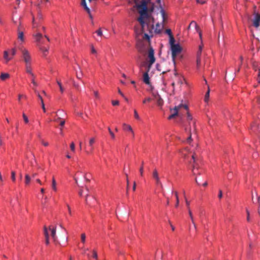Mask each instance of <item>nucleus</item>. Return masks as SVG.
Listing matches in <instances>:
<instances>
[{"instance_id": "63", "label": "nucleus", "mask_w": 260, "mask_h": 260, "mask_svg": "<svg viewBox=\"0 0 260 260\" xmlns=\"http://www.w3.org/2000/svg\"><path fill=\"white\" fill-rule=\"evenodd\" d=\"M197 1L198 3H200L201 4H204L206 2L205 0H197Z\"/></svg>"}, {"instance_id": "34", "label": "nucleus", "mask_w": 260, "mask_h": 260, "mask_svg": "<svg viewBox=\"0 0 260 260\" xmlns=\"http://www.w3.org/2000/svg\"><path fill=\"white\" fill-rule=\"evenodd\" d=\"M57 83L58 84V85L59 86V89H60V91L61 93L63 92L64 91V88H63L62 86V84H61V83L60 81H57Z\"/></svg>"}, {"instance_id": "19", "label": "nucleus", "mask_w": 260, "mask_h": 260, "mask_svg": "<svg viewBox=\"0 0 260 260\" xmlns=\"http://www.w3.org/2000/svg\"><path fill=\"white\" fill-rule=\"evenodd\" d=\"M188 214H189V217L190 218L191 222L193 224L194 229L196 230L197 229V225H196V224L194 222V218H193V215H192V212H191V210L190 209H189V210H188Z\"/></svg>"}, {"instance_id": "31", "label": "nucleus", "mask_w": 260, "mask_h": 260, "mask_svg": "<svg viewBox=\"0 0 260 260\" xmlns=\"http://www.w3.org/2000/svg\"><path fill=\"white\" fill-rule=\"evenodd\" d=\"M174 192L175 193V197H176V205H175V207H177L178 206V205H179V203L178 192L177 191H174Z\"/></svg>"}, {"instance_id": "57", "label": "nucleus", "mask_w": 260, "mask_h": 260, "mask_svg": "<svg viewBox=\"0 0 260 260\" xmlns=\"http://www.w3.org/2000/svg\"><path fill=\"white\" fill-rule=\"evenodd\" d=\"M152 64H150V61H149V63H148V67H147L148 69L146 72L148 73L149 72Z\"/></svg>"}, {"instance_id": "48", "label": "nucleus", "mask_w": 260, "mask_h": 260, "mask_svg": "<svg viewBox=\"0 0 260 260\" xmlns=\"http://www.w3.org/2000/svg\"><path fill=\"white\" fill-rule=\"evenodd\" d=\"M32 25L33 28H37L38 27V24L35 22V18L33 17L32 18Z\"/></svg>"}, {"instance_id": "1", "label": "nucleus", "mask_w": 260, "mask_h": 260, "mask_svg": "<svg viewBox=\"0 0 260 260\" xmlns=\"http://www.w3.org/2000/svg\"><path fill=\"white\" fill-rule=\"evenodd\" d=\"M160 2V0H143L140 4L137 5L139 13L140 15V17L138 19V21L141 25L142 31H143L145 25L144 19L148 17L147 5L150 4L151 5V7L149 8V11L152 12L154 10V3H159Z\"/></svg>"}, {"instance_id": "3", "label": "nucleus", "mask_w": 260, "mask_h": 260, "mask_svg": "<svg viewBox=\"0 0 260 260\" xmlns=\"http://www.w3.org/2000/svg\"><path fill=\"white\" fill-rule=\"evenodd\" d=\"M172 51V60L174 64H175V59L176 56L182 51V48L179 44L173 45L171 47Z\"/></svg>"}, {"instance_id": "24", "label": "nucleus", "mask_w": 260, "mask_h": 260, "mask_svg": "<svg viewBox=\"0 0 260 260\" xmlns=\"http://www.w3.org/2000/svg\"><path fill=\"white\" fill-rule=\"evenodd\" d=\"M10 77V75L8 73H2L0 75V79L4 81Z\"/></svg>"}, {"instance_id": "30", "label": "nucleus", "mask_w": 260, "mask_h": 260, "mask_svg": "<svg viewBox=\"0 0 260 260\" xmlns=\"http://www.w3.org/2000/svg\"><path fill=\"white\" fill-rule=\"evenodd\" d=\"M203 45L199 46V50L197 53V57H201L202 51L203 49Z\"/></svg>"}, {"instance_id": "23", "label": "nucleus", "mask_w": 260, "mask_h": 260, "mask_svg": "<svg viewBox=\"0 0 260 260\" xmlns=\"http://www.w3.org/2000/svg\"><path fill=\"white\" fill-rule=\"evenodd\" d=\"M8 55L9 53L8 51H5L4 52V58L5 59L6 63L8 62V61H9L12 59L11 57H9Z\"/></svg>"}, {"instance_id": "51", "label": "nucleus", "mask_w": 260, "mask_h": 260, "mask_svg": "<svg viewBox=\"0 0 260 260\" xmlns=\"http://www.w3.org/2000/svg\"><path fill=\"white\" fill-rule=\"evenodd\" d=\"M166 33L167 34L169 37L173 36L171 30L170 29H167L166 30Z\"/></svg>"}, {"instance_id": "54", "label": "nucleus", "mask_w": 260, "mask_h": 260, "mask_svg": "<svg viewBox=\"0 0 260 260\" xmlns=\"http://www.w3.org/2000/svg\"><path fill=\"white\" fill-rule=\"evenodd\" d=\"M151 101V99L150 98H147L146 99H145L143 101V104H146L147 102H149Z\"/></svg>"}, {"instance_id": "10", "label": "nucleus", "mask_w": 260, "mask_h": 260, "mask_svg": "<svg viewBox=\"0 0 260 260\" xmlns=\"http://www.w3.org/2000/svg\"><path fill=\"white\" fill-rule=\"evenodd\" d=\"M148 57L150 61V64H153L155 61V58L154 57V50L152 47H150L148 50Z\"/></svg>"}, {"instance_id": "21", "label": "nucleus", "mask_w": 260, "mask_h": 260, "mask_svg": "<svg viewBox=\"0 0 260 260\" xmlns=\"http://www.w3.org/2000/svg\"><path fill=\"white\" fill-rule=\"evenodd\" d=\"M35 92L37 93V95H38V98H39V99L41 101V104L42 108V109L43 110V111L44 112H46V109H45V105H44V103L42 97L40 95V94L38 92H37V91L35 90Z\"/></svg>"}, {"instance_id": "38", "label": "nucleus", "mask_w": 260, "mask_h": 260, "mask_svg": "<svg viewBox=\"0 0 260 260\" xmlns=\"http://www.w3.org/2000/svg\"><path fill=\"white\" fill-rule=\"evenodd\" d=\"M143 165H144V161H142V166L139 169L140 174L141 176H143V172H144Z\"/></svg>"}, {"instance_id": "20", "label": "nucleus", "mask_w": 260, "mask_h": 260, "mask_svg": "<svg viewBox=\"0 0 260 260\" xmlns=\"http://www.w3.org/2000/svg\"><path fill=\"white\" fill-rule=\"evenodd\" d=\"M163 25L162 26H160V25L157 23L156 24V28L154 30V31L156 34H160L161 31V30L163 28Z\"/></svg>"}, {"instance_id": "29", "label": "nucleus", "mask_w": 260, "mask_h": 260, "mask_svg": "<svg viewBox=\"0 0 260 260\" xmlns=\"http://www.w3.org/2000/svg\"><path fill=\"white\" fill-rule=\"evenodd\" d=\"M52 188L55 191L57 190L56 182L54 177L53 178L52 181Z\"/></svg>"}, {"instance_id": "27", "label": "nucleus", "mask_w": 260, "mask_h": 260, "mask_svg": "<svg viewBox=\"0 0 260 260\" xmlns=\"http://www.w3.org/2000/svg\"><path fill=\"white\" fill-rule=\"evenodd\" d=\"M31 180V177L28 174H26L25 176V184L26 185L29 184Z\"/></svg>"}, {"instance_id": "44", "label": "nucleus", "mask_w": 260, "mask_h": 260, "mask_svg": "<svg viewBox=\"0 0 260 260\" xmlns=\"http://www.w3.org/2000/svg\"><path fill=\"white\" fill-rule=\"evenodd\" d=\"M143 39L147 40L148 41V42H150V36L148 34H144Z\"/></svg>"}, {"instance_id": "40", "label": "nucleus", "mask_w": 260, "mask_h": 260, "mask_svg": "<svg viewBox=\"0 0 260 260\" xmlns=\"http://www.w3.org/2000/svg\"><path fill=\"white\" fill-rule=\"evenodd\" d=\"M81 242L83 243H85V239H86V235L84 233H83L81 234Z\"/></svg>"}, {"instance_id": "64", "label": "nucleus", "mask_w": 260, "mask_h": 260, "mask_svg": "<svg viewBox=\"0 0 260 260\" xmlns=\"http://www.w3.org/2000/svg\"><path fill=\"white\" fill-rule=\"evenodd\" d=\"M91 53H94V54L96 53V50L94 48V47H93V46H92V47H91Z\"/></svg>"}, {"instance_id": "14", "label": "nucleus", "mask_w": 260, "mask_h": 260, "mask_svg": "<svg viewBox=\"0 0 260 260\" xmlns=\"http://www.w3.org/2000/svg\"><path fill=\"white\" fill-rule=\"evenodd\" d=\"M20 23L19 24V26L18 27L17 31H18V38L21 41H24V34L23 31L21 30V26H20Z\"/></svg>"}, {"instance_id": "5", "label": "nucleus", "mask_w": 260, "mask_h": 260, "mask_svg": "<svg viewBox=\"0 0 260 260\" xmlns=\"http://www.w3.org/2000/svg\"><path fill=\"white\" fill-rule=\"evenodd\" d=\"M21 51L22 54V58L25 65L31 64V58L28 50L24 48H21Z\"/></svg>"}, {"instance_id": "50", "label": "nucleus", "mask_w": 260, "mask_h": 260, "mask_svg": "<svg viewBox=\"0 0 260 260\" xmlns=\"http://www.w3.org/2000/svg\"><path fill=\"white\" fill-rule=\"evenodd\" d=\"M108 131H109L110 135L111 136V138L112 139H114L115 138V135H114V133L112 132V131L111 130L110 127H108Z\"/></svg>"}, {"instance_id": "60", "label": "nucleus", "mask_w": 260, "mask_h": 260, "mask_svg": "<svg viewBox=\"0 0 260 260\" xmlns=\"http://www.w3.org/2000/svg\"><path fill=\"white\" fill-rule=\"evenodd\" d=\"M16 49L14 48L12 49L11 50V55L12 56H14L16 54Z\"/></svg>"}, {"instance_id": "15", "label": "nucleus", "mask_w": 260, "mask_h": 260, "mask_svg": "<svg viewBox=\"0 0 260 260\" xmlns=\"http://www.w3.org/2000/svg\"><path fill=\"white\" fill-rule=\"evenodd\" d=\"M143 82L147 85H149L150 84V78L148 73L147 72H145L143 74Z\"/></svg>"}, {"instance_id": "58", "label": "nucleus", "mask_w": 260, "mask_h": 260, "mask_svg": "<svg viewBox=\"0 0 260 260\" xmlns=\"http://www.w3.org/2000/svg\"><path fill=\"white\" fill-rule=\"evenodd\" d=\"M258 74H257V76H258V79H257V81L259 83H260V79L259 78V76H260V68H258Z\"/></svg>"}, {"instance_id": "52", "label": "nucleus", "mask_w": 260, "mask_h": 260, "mask_svg": "<svg viewBox=\"0 0 260 260\" xmlns=\"http://www.w3.org/2000/svg\"><path fill=\"white\" fill-rule=\"evenodd\" d=\"M134 116L135 118H136L137 119H140V117L138 114L137 111L136 110H134Z\"/></svg>"}, {"instance_id": "61", "label": "nucleus", "mask_w": 260, "mask_h": 260, "mask_svg": "<svg viewBox=\"0 0 260 260\" xmlns=\"http://www.w3.org/2000/svg\"><path fill=\"white\" fill-rule=\"evenodd\" d=\"M185 203H186V205L188 208V210H189V209H190V208H189L190 203L186 199H185Z\"/></svg>"}, {"instance_id": "22", "label": "nucleus", "mask_w": 260, "mask_h": 260, "mask_svg": "<svg viewBox=\"0 0 260 260\" xmlns=\"http://www.w3.org/2000/svg\"><path fill=\"white\" fill-rule=\"evenodd\" d=\"M81 5L84 7V9L86 11L88 14H90V9L87 7L85 0H82Z\"/></svg>"}, {"instance_id": "11", "label": "nucleus", "mask_w": 260, "mask_h": 260, "mask_svg": "<svg viewBox=\"0 0 260 260\" xmlns=\"http://www.w3.org/2000/svg\"><path fill=\"white\" fill-rule=\"evenodd\" d=\"M44 235L45 237V243L46 245L49 244V235L48 232V229L46 225L44 226Z\"/></svg>"}, {"instance_id": "33", "label": "nucleus", "mask_w": 260, "mask_h": 260, "mask_svg": "<svg viewBox=\"0 0 260 260\" xmlns=\"http://www.w3.org/2000/svg\"><path fill=\"white\" fill-rule=\"evenodd\" d=\"M189 136L188 137V138L186 139V142L188 144H190V142L192 141V138H191V130H189Z\"/></svg>"}, {"instance_id": "41", "label": "nucleus", "mask_w": 260, "mask_h": 260, "mask_svg": "<svg viewBox=\"0 0 260 260\" xmlns=\"http://www.w3.org/2000/svg\"><path fill=\"white\" fill-rule=\"evenodd\" d=\"M40 50L43 52L44 55H46V52L48 51V49L44 47H40Z\"/></svg>"}, {"instance_id": "59", "label": "nucleus", "mask_w": 260, "mask_h": 260, "mask_svg": "<svg viewBox=\"0 0 260 260\" xmlns=\"http://www.w3.org/2000/svg\"><path fill=\"white\" fill-rule=\"evenodd\" d=\"M93 93L96 98H97V99L99 98V94L97 91H94Z\"/></svg>"}, {"instance_id": "16", "label": "nucleus", "mask_w": 260, "mask_h": 260, "mask_svg": "<svg viewBox=\"0 0 260 260\" xmlns=\"http://www.w3.org/2000/svg\"><path fill=\"white\" fill-rule=\"evenodd\" d=\"M31 64H26L25 65V70H26V72L27 74H28L29 75H30V76L31 77H34V75H35V74L32 72Z\"/></svg>"}, {"instance_id": "35", "label": "nucleus", "mask_w": 260, "mask_h": 260, "mask_svg": "<svg viewBox=\"0 0 260 260\" xmlns=\"http://www.w3.org/2000/svg\"><path fill=\"white\" fill-rule=\"evenodd\" d=\"M35 78H36V76L35 75H34V77H31V83L33 84L34 86L36 87L38 86V84L35 81Z\"/></svg>"}, {"instance_id": "62", "label": "nucleus", "mask_w": 260, "mask_h": 260, "mask_svg": "<svg viewBox=\"0 0 260 260\" xmlns=\"http://www.w3.org/2000/svg\"><path fill=\"white\" fill-rule=\"evenodd\" d=\"M193 131L192 132V133L193 134H196V123H195V122H193Z\"/></svg>"}, {"instance_id": "56", "label": "nucleus", "mask_w": 260, "mask_h": 260, "mask_svg": "<svg viewBox=\"0 0 260 260\" xmlns=\"http://www.w3.org/2000/svg\"><path fill=\"white\" fill-rule=\"evenodd\" d=\"M112 104L113 106H117L119 105V101H112Z\"/></svg>"}, {"instance_id": "37", "label": "nucleus", "mask_w": 260, "mask_h": 260, "mask_svg": "<svg viewBox=\"0 0 260 260\" xmlns=\"http://www.w3.org/2000/svg\"><path fill=\"white\" fill-rule=\"evenodd\" d=\"M201 61V57H197L196 63H197V67L198 68H199L200 66Z\"/></svg>"}, {"instance_id": "2", "label": "nucleus", "mask_w": 260, "mask_h": 260, "mask_svg": "<svg viewBox=\"0 0 260 260\" xmlns=\"http://www.w3.org/2000/svg\"><path fill=\"white\" fill-rule=\"evenodd\" d=\"M188 106L185 104H180L175 106L174 108L170 109L171 114L168 117V119L171 120L176 116L183 114V110H187Z\"/></svg>"}, {"instance_id": "6", "label": "nucleus", "mask_w": 260, "mask_h": 260, "mask_svg": "<svg viewBox=\"0 0 260 260\" xmlns=\"http://www.w3.org/2000/svg\"><path fill=\"white\" fill-rule=\"evenodd\" d=\"M138 36H137V42L136 44V48L138 51L141 53H144L146 51V47L144 43L142 40H140L138 38Z\"/></svg>"}, {"instance_id": "46", "label": "nucleus", "mask_w": 260, "mask_h": 260, "mask_svg": "<svg viewBox=\"0 0 260 260\" xmlns=\"http://www.w3.org/2000/svg\"><path fill=\"white\" fill-rule=\"evenodd\" d=\"M22 116H23L24 122L26 123H27L29 121L27 117L26 116V115L24 113H23Z\"/></svg>"}, {"instance_id": "9", "label": "nucleus", "mask_w": 260, "mask_h": 260, "mask_svg": "<svg viewBox=\"0 0 260 260\" xmlns=\"http://www.w3.org/2000/svg\"><path fill=\"white\" fill-rule=\"evenodd\" d=\"M48 229V231H51V236L53 239L54 242L57 243L58 242L57 237L56 236V226H52L50 225Z\"/></svg>"}, {"instance_id": "36", "label": "nucleus", "mask_w": 260, "mask_h": 260, "mask_svg": "<svg viewBox=\"0 0 260 260\" xmlns=\"http://www.w3.org/2000/svg\"><path fill=\"white\" fill-rule=\"evenodd\" d=\"M187 113V119L188 121H190L192 120V116L190 115V114L188 112V109L187 110H184Z\"/></svg>"}, {"instance_id": "32", "label": "nucleus", "mask_w": 260, "mask_h": 260, "mask_svg": "<svg viewBox=\"0 0 260 260\" xmlns=\"http://www.w3.org/2000/svg\"><path fill=\"white\" fill-rule=\"evenodd\" d=\"M170 37V44L171 45V47L173 45H176L175 44V39L173 37V36L169 37Z\"/></svg>"}, {"instance_id": "7", "label": "nucleus", "mask_w": 260, "mask_h": 260, "mask_svg": "<svg viewBox=\"0 0 260 260\" xmlns=\"http://www.w3.org/2000/svg\"><path fill=\"white\" fill-rule=\"evenodd\" d=\"M152 178L155 180L156 185H158V186H160L162 188V184L160 181V178H159V175H158V173L156 169H155L153 171Z\"/></svg>"}, {"instance_id": "17", "label": "nucleus", "mask_w": 260, "mask_h": 260, "mask_svg": "<svg viewBox=\"0 0 260 260\" xmlns=\"http://www.w3.org/2000/svg\"><path fill=\"white\" fill-rule=\"evenodd\" d=\"M259 22H260V18L259 17L255 16L253 21V24L254 27L257 28L259 26Z\"/></svg>"}, {"instance_id": "18", "label": "nucleus", "mask_w": 260, "mask_h": 260, "mask_svg": "<svg viewBox=\"0 0 260 260\" xmlns=\"http://www.w3.org/2000/svg\"><path fill=\"white\" fill-rule=\"evenodd\" d=\"M155 98L156 100L157 104L159 106H161L164 104L163 100L161 98L159 95H155Z\"/></svg>"}, {"instance_id": "28", "label": "nucleus", "mask_w": 260, "mask_h": 260, "mask_svg": "<svg viewBox=\"0 0 260 260\" xmlns=\"http://www.w3.org/2000/svg\"><path fill=\"white\" fill-rule=\"evenodd\" d=\"M34 36L36 39V41L38 42H40L42 38V35L39 32H38Z\"/></svg>"}, {"instance_id": "53", "label": "nucleus", "mask_w": 260, "mask_h": 260, "mask_svg": "<svg viewBox=\"0 0 260 260\" xmlns=\"http://www.w3.org/2000/svg\"><path fill=\"white\" fill-rule=\"evenodd\" d=\"M75 113L79 116L82 117V118H83V113L82 112H78L77 111L75 110Z\"/></svg>"}, {"instance_id": "45", "label": "nucleus", "mask_w": 260, "mask_h": 260, "mask_svg": "<svg viewBox=\"0 0 260 260\" xmlns=\"http://www.w3.org/2000/svg\"><path fill=\"white\" fill-rule=\"evenodd\" d=\"M70 148L72 151L74 152L75 150V146L74 142H72L70 145Z\"/></svg>"}, {"instance_id": "4", "label": "nucleus", "mask_w": 260, "mask_h": 260, "mask_svg": "<svg viewBox=\"0 0 260 260\" xmlns=\"http://www.w3.org/2000/svg\"><path fill=\"white\" fill-rule=\"evenodd\" d=\"M192 162L191 161L190 162V163L191 164H192V171L193 175H198V174L201 175V172L196 173V169L198 170L199 169L197 163V161L198 160V155L196 153H194L192 155Z\"/></svg>"}, {"instance_id": "47", "label": "nucleus", "mask_w": 260, "mask_h": 260, "mask_svg": "<svg viewBox=\"0 0 260 260\" xmlns=\"http://www.w3.org/2000/svg\"><path fill=\"white\" fill-rule=\"evenodd\" d=\"M125 176H126V184H127L126 190H127V192L128 189V186H129V180L128 179V175L127 174H125Z\"/></svg>"}, {"instance_id": "8", "label": "nucleus", "mask_w": 260, "mask_h": 260, "mask_svg": "<svg viewBox=\"0 0 260 260\" xmlns=\"http://www.w3.org/2000/svg\"><path fill=\"white\" fill-rule=\"evenodd\" d=\"M166 64V62H163L161 64H157L156 69L158 71L162 72V74H164L170 71V69L165 68Z\"/></svg>"}, {"instance_id": "42", "label": "nucleus", "mask_w": 260, "mask_h": 260, "mask_svg": "<svg viewBox=\"0 0 260 260\" xmlns=\"http://www.w3.org/2000/svg\"><path fill=\"white\" fill-rule=\"evenodd\" d=\"M11 179L13 182L16 181L15 172L14 171L11 172Z\"/></svg>"}, {"instance_id": "26", "label": "nucleus", "mask_w": 260, "mask_h": 260, "mask_svg": "<svg viewBox=\"0 0 260 260\" xmlns=\"http://www.w3.org/2000/svg\"><path fill=\"white\" fill-rule=\"evenodd\" d=\"M209 96H210V89L209 86H208V90L207 92L206 93V94L205 95L204 98V101L206 103H207L209 99Z\"/></svg>"}, {"instance_id": "12", "label": "nucleus", "mask_w": 260, "mask_h": 260, "mask_svg": "<svg viewBox=\"0 0 260 260\" xmlns=\"http://www.w3.org/2000/svg\"><path fill=\"white\" fill-rule=\"evenodd\" d=\"M95 142V138H91L89 139V146L90 147V150L89 151H86V153L87 154H89V153L92 152V151L93 150V144H94Z\"/></svg>"}, {"instance_id": "13", "label": "nucleus", "mask_w": 260, "mask_h": 260, "mask_svg": "<svg viewBox=\"0 0 260 260\" xmlns=\"http://www.w3.org/2000/svg\"><path fill=\"white\" fill-rule=\"evenodd\" d=\"M191 26L195 27L197 31L198 32H199L200 37L201 38V37H202L201 32L199 31V27L198 25L197 24V23L195 21H191L188 27V29H190Z\"/></svg>"}, {"instance_id": "55", "label": "nucleus", "mask_w": 260, "mask_h": 260, "mask_svg": "<svg viewBox=\"0 0 260 260\" xmlns=\"http://www.w3.org/2000/svg\"><path fill=\"white\" fill-rule=\"evenodd\" d=\"M96 33L97 34V35L99 36H102V35H103V32H102V31L101 29H99V30H98L96 31Z\"/></svg>"}, {"instance_id": "43", "label": "nucleus", "mask_w": 260, "mask_h": 260, "mask_svg": "<svg viewBox=\"0 0 260 260\" xmlns=\"http://www.w3.org/2000/svg\"><path fill=\"white\" fill-rule=\"evenodd\" d=\"M160 13L162 17L163 21L164 22L166 20V14L163 9H161L160 11Z\"/></svg>"}, {"instance_id": "49", "label": "nucleus", "mask_w": 260, "mask_h": 260, "mask_svg": "<svg viewBox=\"0 0 260 260\" xmlns=\"http://www.w3.org/2000/svg\"><path fill=\"white\" fill-rule=\"evenodd\" d=\"M40 142L45 147L49 145V143L47 142H45L43 139H41Z\"/></svg>"}, {"instance_id": "25", "label": "nucleus", "mask_w": 260, "mask_h": 260, "mask_svg": "<svg viewBox=\"0 0 260 260\" xmlns=\"http://www.w3.org/2000/svg\"><path fill=\"white\" fill-rule=\"evenodd\" d=\"M123 129L125 131H129L130 132H132V133H133L134 134V132L132 129V127L129 125H128V124H126L125 123H124L123 124Z\"/></svg>"}, {"instance_id": "39", "label": "nucleus", "mask_w": 260, "mask_h": 260, "mask_svg": "<svg viewBox=\"0 0 260 260\" xmlns=\"http://www.w3.org/2000/svg\"><path fill=\"white\" fill-rule=\"evenodd\" d=\"M92 257L94 258L95 260L98 259V253L96 250H93L92 251Z\"/></svg>"}]
</instances>
